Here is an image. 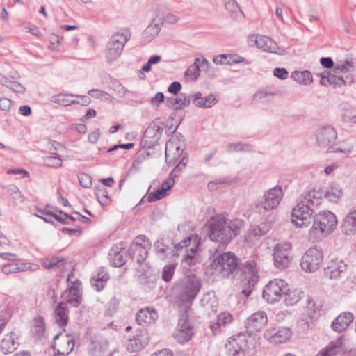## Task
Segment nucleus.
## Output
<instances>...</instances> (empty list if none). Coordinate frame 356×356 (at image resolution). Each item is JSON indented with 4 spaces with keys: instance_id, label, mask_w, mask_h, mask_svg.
Returning <instances> with one entry per match:
<instances>
[{
    "instance_id": "obj_1",
    "label": "nucleus",
    "mask_w": 356,
    "mask_h": 356,
    "mask_svg": "<svg viewBox=\"0 0 356 356\" xmlns=\"http://www.w3.org/2000/svg\"><path fill=\"white\" fill-rule=\"evenodd\" d=\"M207 225L210 239L226 245L240 233L244 222L240 219L228 220L223 215L218 214L211 218Z\"/></svg>"
},
{
    "instance_id": "obj_2",
    "label": "nucleus",
    "mask_w": 356,
    "mask_h": 356,
    "mask_svg": "<svg viewBox=\"0 0 356 356\" xmlns=\"http://www.w3.org/2000/svg\"><path fill=\"white\" fill-rule=\"evenodd\" d=\"M336 216L330 211H322L313 218V225L309 231L308 238L312 243L322 241L335 229Z\"/></svg>"
},
{
    "instance_id": "obj_3",
    "label": "nucleus",
    "mask_w": 356,
    "mask_h": 356,
    "mask_svg": "<svg viewBox=\"0 0 356 356\" xmlns=\"http://www.w3.org/2000/svg\"><path fill=\"white\" fill-rule=\"evenodd\" d=\"M238 266V262L236 255L231 252H227L215 258L209 268L212 275L227 277L237 270Z\"/></svg>"
},
{
    "instance_id": "obj_4",
    "label": "nucleus",
    "mask_w": 356,
    "mask_h": 356,
    "mask_svg": "<svg viewBox=\"0 0 356 356\" xmlns=\"http://www.w3.org/2000/svg\"><path fill=\"white\" fill-rule=\"evenodd\" d=\"M201 288L200 280L195 275H189L177 284L174 291L177 298L184 303H189L195 298Z\"/></svg>"
},
{
    "instance_id": "obj_5",
    "label": "nucleus",
    "mask_w": 356,
    "mask_h": 356,
    "mask_svg": "<svg viewBox=\"0 0 356 356\" xmlns=\"http://www.w3.org/2000/svg\"><path fill=\"white\" fill-rule=\"evenodd\" d=\"M130 37L131 31L127 29H121L111 36L106 50V58L108 62H113L120 56Z\"/></svg>"
},
{
    "instance_id": "obj_6",
    "label": "nucleus",
    "mask_w": 356,
    "mask_h": 356,
    "mask_svg": "<svg viewBox=\"0 0 356 356\" xmlns=\"http://www.w3.org/2000/svg\"><path fill=\"white\" fill-rule=\"evenodd\" d=\"M257 264L254 260L246 261L243 264L242 283L243 289L241 293L248 297L253 291L255 284L258 282Z\"/></svg>"
},
{
    "instance_id": "obj_7",
    "label": "nucleus",
    "mask_w": 356,
    "mask_h": 356,
    "mask_svg": "<svg viewBox=\"0 0 356 356\" xmlns=\"http://www.w3.org/2000/svg\"><path fill=\"white\" fill-rule=\"evenodd\" d=\"M288 291V284L284 280L274 279L264 288L263 298L268 303H275L282 299L285 291Z\"/></svg>"
},
{
    "instance_id": "obj_8",
    "label": "nucleus",
    "mask_w": 356,
    "mask_h": 356,
    "mask_svg": "<svg viewBox=\"0 0 356 356\" xmlns=\"http://www.w3.org/2000/svg\"><path fill=\"white\" fill-rule=\"evenodd\" d=\"M152 244L145 235H140L135 238L131 244L128 254L138 263L143 262L149 253Z\"/></svg>"
},
{
    "instance_id": "obj_9",
    "label": "nucleus",
    "mask_w": 356,
    "mask_h": 356,
    "mask_svg": "<svg viewBox=\"0 0 356 356\" xmlns=\"http://www.w3.org/2000/svg\"><path fill=\"white\" fill-rule=\"evenodd\" d=\"M323 260V253L321 249L316 247L309 248L303 254L300 266L307 273L316 271L320 267Z\"/></svg>"
},
{
    "instance_id": "obj_10",
    "label": "nucleus",
    "mask_w": 356,
    "mask_h": 356,
    "mask_svg": "<svg viewBox=\"0 0 356 356\" xmlns=\"http://www.w3.org/2000/svg\"><path fill=\"white\" fill-rule=\"evenodd\" d=\"M292 259L291 244L289 242L280 243L274 247L273 261L277 268L282 270L287 268Z\"/></svg>"
},
{
    "instance_id": "obj_11",
    "label": "nucleus",
    "mask_w": 356,
    "mask_h": 356,
    "mask_svg": "<svg viewBox=\"0 0 356 356\" xmlns=\"http://www.w3.org/2000/svg\"><path fill=\"white\" fill-rule=\"evenodd\" d=\"M314 210L305 203L300 202L293 209L291 221L298 227H308L312 221Z\"/></svg>"
},
{
    "instance_id": "obj_12",
    "label": "nucleus",
    "mask_w": 356,
    "mask_h": 356,
    "mask_svg": "<svg viewBox=\"0 0 356 356\" xmlns=\"http://www.w3.org/2000/svg\"><path fill=\"white\" fill-rule=\"evenodd\" d=\"M248 42L251 44H255L259 49L266 52L278 55H284L286 53L284 49L280 47L274 40L264 35H250Z\"/></svg>"
},
{
    "instance_id": "obj_13",
    "label": "nucleus",
    "mask_w": 356,
    "mask_h": 356,
    "mask_svg": "<svg viewBox=\"0 0 356 356\" xmlns=\"http://www.w3.org/2000/svg\"><path fill=\"white\" fill-rule=\"evenodd\" d=\"M194 334L193 326L190 323L186 312L179 318L173 336L179 343H184L192 339Z\"/></svg>"
},
{
    "instance_id": "obj_14",
    "label": "nucleus",
    "mask_w": 356,
    "mask_h": 356,
    "mask_svg": "<svg viewBox=\"0 0 356 356\" xmlns=\"http://www.w3.org/2000/svg\"><path fill=\"white\" fill-rule=\"evenodd\" d=\"M284 195L282 187L276 186L266 191L262 197L261 205L266 211L276 209L280 204Z\"/></svg>"
},
{
    "instance_id": "obj_15",
    "label": "nucleus",
    "mask_w": 356,
    "mask_h": 356,
    "mask_svg": "<svg viewBox=\"0 0 356 356\" xmlns=\"http://www.w3.org/2000/svg\"><path fill=\"white\" fill-rule=\"evenodd\" d=\"M337 138L335 129L326 125L319 127L316 131V139L319 146L327 147L334 144Z\"/></svg>"
},
{
    "instance_id": "obj_16",
    "label": "nucleus",
    "mask_w": 356,
    "mask_h": 356,
    "mask_svg": "<svg viewBox=\"0 0 356 356\" xmlns=\"http://www.w3.org/2000/svg\"><path fill=\"white\" fill-rule=\"evenodd\" d=\"M268 318L264 311H259L252 314L245 321V328L249 334L261 331L267 324Z\"/></svg>"
},
{
    "instance_id": "obj_17",
    "label": "nucleus",
    "mask_w": 356,
    "mask_h": 356,
    "mask_svg": "<svg viewBox=\"0 0 356 356\" xmlns=\"http://www.w3.org/2000/svg\"><path fill=\"white\" fill-rule=\"evenodd\" d=\"M347 270V264L343 259H331L325 268V273L331 280L338 279L345 273Z\"/></svg>"
},
{
    "instance_id": "obj_18",
    "label": "nucleus",
    "mask_w": 356,
    "mask_h": 356,
    "mask_svg": "<svg viewBox=\"0 0 356 356\" xmlns=\"http://www.w3.org/2000/svg\"><path fill=\"white\" fill-rule=\"evenodd\" d=\"M291 336L290 329L286 327L268 330L264 333L265 338L275 344L285 343L290 339Z\"/></svg>"
},
{
    "instance_id": "obj_19",
    "label": "nucleus",
    "mask_w": 356,
    "mask_h": 356,
    "mask_svg": "<svg viewBox=\"0 0 356 356\" xmlns=\"http://www.w3.org/2000/svg\"><path fill=\"white\" fill-rule=\"evenodd\" d=\"M213 61L216 65H232L243 63L245 65H250L252 61L246 60L236 54H222L216 56Z\"/></svg>"
},
{
    "instance_id": "obj_20",
    "label": "nucleus",
    "mask_w": 356,
    "mask_h": 356,
    "mask_svg": "<svg viewBox=\"0 0 356 356\" xmlns=\"http://www.w3.org/2000/svg\"><path fill=\"white\" fill-rule=\"evenodd\" d=\"M324 191L320 187H315L302 194V203H305L314 210L321 204Z\"/></svg>"
},
{
    "instance_id": "obj_21",
    "label": "nucleus",
    "mask_w": 356,
    "mask_h": 356,
    "mask_svg": "<svg viewBox=\"0 0 356 356\" xmlns=\"http://www.w3.org/2000/svg\"><path fill=\"white\" fill-rule=\"evenodd\" d=\"M149 15L152 22H175L179 19L178 17L162 7L153 8L149 12Z\"/></svg>"
},
{
    "instance_id": "obj_22",
    "label": "nucleus",
    "mask_w": 356,
    "mask_h": 356,
    "mask_svg": "<svg viewBox=\"0 0 356 356\" xmlns=\"http://www.w3.org/2000/svg\"><path fill=\"white\" fill-rule=\"evenodd\" d=\"M158 318V314L154 308L145 307L140 309L136 315V321L145 327L154 323Z\"/></svg>"
},
{
    "instance_id": "obj_23",
    "label": "nucleus",
    "mask_w": 356,
    "mask_h": 356,
    "mask_svg": "<svg viewBox=\"0 0 356 356\" xmlns=\"http://www.w3.org/2000/svg\"><path fill=\"white\" fill-rule=\"evenodd\" d=\"M182 152L183 149L181 145L178 143L177 139L172 137L167 141L165 144L166 161L171 162L174 160H177Z\"/></svg>"
},
{
    "instance_id": "obj_24",
    "label": "nucleus",
    "mask_w": 356,
    "mask_h": 356,
    "mask_svg": "<svg viewBox=\"0 0 356 356\" xmlns=\"http://www.w3.org/2000/svg\"><path fill=\"white\" fill-rule=\"evenodd\" d=\"M353 314L350 312H345L338 316L332 322V329L337 332H341L345 330L349 325L353 321Z\"/></svg>"
},
{
    "instance_id": "obj_25",
    "label": "nucleus",
    "mask_w": 356,
    "mask_h": 356,
    "mask_svg": "<svg viewBox=\"0 0 356 356\" xmlns=\"http://www.w3.org/2000/svg\"><path fill=\"white\" fill-rule=\"evenodd\" d=\"M149 339L147 333L137 334L130 339L127 344L128 350L136 352L143 349L149 343Z\"/></svg>"
},
{
    "instance_id": "obj_26",
    "label": "nucleus",
    "mask_w": 356,
    "mask_h": 356,
    "mask_svg": "<svg viewBox=\"0 0 356 356\" xmlns=\"http://www.w3.org/2000/svg\"><path fill=\"white\" fill-rule=\"evenodd\" d=\"M13 332L6 334L1 342V350L4 355L12 353L19 345Z\"/></svg>"
},
{
    "instance_id": "obj_27",
    "label": "nucleus",
    "mask_w": 356,
    "mask_h": 356,
    "mask_svg": "<svg viewBox=\"0 0 356 356\" xmlns=\"http://www.w3.org/2000/svg\"><path fill=\"white\" fill-rule=\"evenodd\" d=\"M341 230L346 235L356 234V210L350 212L344 218L341 225Z\"/></svg>"
},
{
    "instance_id": "obj_28",
    "label": "nucleus",
    "mask_w": 356,
    "mask_h": 356,
    "mask_svg": "<svg viewBox=\"0 0 356 356\" xmlns=\"http://www.w3.org/2000/svg\"><path fill=\"white\" fill-rule=\"evenodd\" d=\"M190 98L184 94H181L179 97H167L165 104L168 107L175 110H181L188 106Z\"/></svg>"
},
{
    "instance_id": "obj_29",
    "label": "nucleus",
    "mask_w": 356,
    "mask_h": 356,
    "mask_svg": "<svg viewBox=\"0 0 356 356\" xmlns=\"http://www.w3.org/2000/svg\"><path fill=\"white\" fill-rule=\"evenodd\" d=\"M232 320L233 317L230 313L226 312H222L218 316L216 322L210 324V329L213 334H218L220 332L222 327L230 323Z\"/></svg>"
},
{
    "instance_id": "obj_30",
    "label": "nucleus",
    "mask_w": 356,
    "mask_h": 356,
    "mask_svg": "<svg viewBox=\"0 0 356 356\" xmlns=\"http://www.w3.org/2000/svg\"><path fill=\"white\" fill-rule=\"evenodd\" d=\"M55 321L60 327L65 326L68 321V315L66 309V303L60 302L54 309Z\"/></svg>"
},
{
    "instance_id": "obj_31",
    "label": "nucleus",
    "mask_w": 356,
    "mask_h": 356,
    "mask_svg": "<svg viewBox=\"0 0 356 356\" xmlns=\"http://www.w3.org/2000/svg\"><path fill=\"white\" fill-rule=\"evenodd\" d=\"M217 102L216 97L214 95L210 94L207 97H202L200 92H196L194 95L193 102L198 107L201 108H211Z\"/></svg>"
},
{
    "instance_id": "obj_32",
    "label": "nucleus",
    "mask_w": 356,
    "mask_h": 356,
    "mask_svg": "<svg viewBox=\"0 0 356 356\" xmlns=\"http://www.w3.org/2000/svg\"><path fill=\"white\" fill-rule=\"evenodd\" d=\"M343 195V190L339 184L332 183L326 191H324L323 197L330 202H337Z\"/></svg>"
},
{
    "instance_id": "obj_33",
    "label": "nucleus",
    "mask_w": 356,
    "mask_h": 356,
    "mask_svg": "<svg viewBox=\"0 0 356 356\" xmlns=\"http://www.w3.org/2000/svg\"><path fill=\"white\" fill-rule=\"evenodd\" d=\"M302 294V292L300 289H290L288 287V291H285L282 300L286 305L293 306L301 300Z\"/></svg>"
},
{
    "instance_id": "obj_34",
    "label": "nucleus",
    "mask_w": 356,
    "mask_h": 356,
    "mask_svg": "<svg viewBox=\"0 0 356 356\" xmlns=\"http://www.w3.org/2000/svg\"><path fill=\"white\" fill-rule=\"evenodd\" d=\"M121 248L118 245L113 246L109 251V257L112 266L120 267L125 264V258L123 252L120 251Z\"/></svg>"
},
{
    "instance_id": "obj_35",
    "label": "nucleus",
    "mask_w": 356,
    "mask_h": 356,
    "mask_svg": "<svg viewBox=\"0 0 356 356\" xmlns=\"http://www.w3.org/2000/svg\"><path fill=\"white\" fill-rule=\"evenodd\" d=\"M160 30V24H149L142 33L143 39L145 42H151L158 35Z\"/></svg>"
},
{
    "instance_id": "obj_36",
    "label": "nucleus",
    "mask_w": 356,
    "mask_h": 356,
    "mask_svg": "<svg viewBox=\"0 0 356 356\" xmlns=\"http://www.w3.org/2000/svg\"><path fill=\"white\" fill-rule=\"evenodd\" d=\"M291 77L296 82L303 85H309L313 81L312 74L307 70L293 72L291 74Z\"/></svg>"
},
{
    "instance_id": "obj_37",
    "label": "nucleus",
    "mask_w": 356,
    "mask_h": 356,
    "mask_svg": "<svg viewBox=\"0 0 356 356\" xmlns=\"http://www.w3.org/2000/svg\"><path fill=\"white\" fill-rule=\"evenodd\" d=\"M0 83L17 93H24L26 90L25 87L21 83L10 80L4 76H0Z\"/></svg>"
},
{
    "instance_id": "obj_38",
    "label": "nucleus",
    "mask_w": 356,
    "mask_h": 356,
    "mask_svg": "<svg viewBox=\"0 0 356 356\" xmlns=\"http://www.w3.org/2000/svg\"><path fill=\"white\" fill-rule=\"evenodd\" d=\"M200 303L206 310L211 309L213 312H216L215 308L217 306V300L214 294L211 293L204 294L200 300Z\"/></svg>"
},
{
    "instance_id": "obj_39",
    "label": "nucleus",
    "mask_w": 356,
    "mask_h": 356,
    "mask_svg": "<svg viewBox=\"0 0 356 356\" xmlns=\"http://www.w3.org/2000/svg\"><path fill=\"white\" fill-rule=\"evenodd\" d=\"M95 195L98 202L103 206L108 205L111 202V197L109 196L108 192L104 186L97 188Z\"/></svg>"
},
{
    "instance_id": "obj_40",
    "label": "nucleus",
    "mask_w": 356,
    "mask_h": 356,
    "mask_svg": "<svg viewBox=\"0 0 356 356\" xmlns=\"http://www.w3.org/2000/svg\"><path fill=\"white\" fill-rule=\"evenodd\" d=\"M342 120L346 122L351 123L352 120L354 119L355 115H356V108L350 106L347 104H342Z\"/></svg>"
},
{
    "instance_id": "obj_41",
    "label": "nucleus",
    "mask_w": 356,
    "mask_h": 356,
    "mask_svg": "<svg viewBox=\"0 0 356 356\" xmlns=\"http://www.w3.org/2000/svg\"><path fill=\"white\" fill-rule=\"evenodd\" d=\"M191 239L188 238L187 240L184 241L185 243L184 245L186 246V257L184 260L189 264H192L194 255L197 252L199 246V243L194 244L192 247H189V245H186L187 241H191Z\"/></svg>"
},
{
    "instance_id": "obj_42",
    "label": "nucleus",
    "mask_w": 356,
    "mask_h": 356,
    "mask_svg": "<svg viewBox=\"0 0 356 356\" xmlns=\"http://www.w3.org/2000/svg\"><path fill=\"white\" fill-rule=\"evenodd\" d=\"M199 60H200L198 58L195 59L194 64L189 66L185 72V76L188 80L195 81L198 78L200 75V67L197 63Z\"/></svg>"
},
{
    "instance_id": "obj_43",
    "label": "nucleus",
    "mask_w": 356,
    "mask_h": 356,
    "mask_svg": "<svg viewBox=\"0 0 356 356\" xmlns=\"http://www.w3.org/2000/svg\"><path fill=\"white\" fill-rule=\"evenodd\" d=\"M227 150L228 152H250L252 150L251 145L248 143H229L227 145Z\"/></svg>"
},
{
    "instance_id": "obj_44",
    "label": "nucleus",
    "mask_w": 356,
    "mask_h": 356,
    "mask_svg": "<svg viewBox=\"0 0 356 356\" xmlns=\"http://www.w3.org/2000/svg\"><path fill=\"white\" fill-rule=\"evenodd\" d=\"M44 164L46 166L51 168H59L63 165V161L60 156L55 154L54 156H47L43 158Z\"/></svg>"
},
{
    "instance_id": "obj_45",
    "label": "nucleus",
    "mask_w": 356,
    "mask_h": 356,
    "mask_svg": "<svg viewBox=\"0 0 356 356\" xmlns=\"http://www.w3.org/2000/svg\"><path fill=\"white\" fill-rule=\"evenodd\" d=\"M354 141L353 138L348 139L346 141L341 143L340 147H337L334 152H341L347 155H349L353 152L354 149Z\"/></svg>"
},
{
    "instance_id": "obj_46",
    "label": "nucleus",
    "mask_w": 356,
    "mask_h": 356,
    "mask_svg": "<svg viewBox=\"0 0 356 356\" xmlns=\"http://www.w3.org/2000/svg\"><path fill=\"white\" fill-rule=\"evenodd\" d=\"M68 96L74 97V94H58L51 97V102L54 104H60L64 106L70 105V99Z\"/></svg>"
},
{
    "instance_id": "obj_47",
    "label": "nucleus",
    "mask_w": 356,
    "mask_h": 356,
    "mask_svg": "<svg viewBox=\"0 0 356 356\" xmlns=\"http://www.w3.org/2000/svg\"><path fill=\"white\" fill-rule=\"evenodd\" d=\"M354 68V63L348 60L339 61L334 65V70L337 72L346 73Z\"/></svg>"
},
{
    "instance_id": "obj_48",
    "label": "nucleus",
    "mask_w": 356,
    "mask_h": 356,
    "mask_svg": "<svg viewBox=\"0 0 356 356\" xmlns=\"http://www.w3.org/2000/svg\"><path fill=\"white\" fill-rule=\"evenodd\" d=\"M163 132V128L157 124H153L149 126L145 131V136L146 137H149L152 134H154V137L156 140L159 139Z\"/></svg>"
},
{
    "instance_id": "obj_49",
    "label": "nucleus",
    "mask_w": 356,
    "mask_h": 356,
    "mask_svg": "<svg viewBox=\"0 0 356 356\" xmlns=\"http://www.w3.org/2000/svg\"><path fill=\"white\" fill-rule=\"evenodd\" d=\"M226 347L228 349L229 355L236 356L241 353H243L241 348L238 346L235 339H233L232 341H229V343L226 345Z\"/></svg>"
},
{
    "instance_id": "obj_50",
    "label": "nucleus",
    "mask_w": 356,
    "mask_h": 356,
    "mask_svg": "<svg viewBox=\"0 0 356 356\" xmlns=\"http://www.w3.org/2000/svg\"><path fill=\"white\" fill-rule=\"evenodd\" d=\"M316 311L315 309V303L313 300H309L308 305L303 314V316H305V320L307 321V318L311 320L315 318L316 316Z\"/></svg>"
},
{
    "instance_id": "obj_51",
    "label": "nucleus",
    "mask_w": 356,
    "mask_h": 356,
    "mask_svg": "<svg viewBox=\"0 0 356 356\" xmlns=\"http://www.w3.org/2000/svg\"><path fill=\"white\" fill-rule=\"evenodd\" d=\"M167 193L165 192L164 189L159 188L154 192L149 193L147 200L149 202H153L165 197Z\"/></svg>"
},
{
    "instance_id": "obj_52",
    "label": "nucleus",
    "mask_w": 356,
    "mask_h": 356,
    "mask_svg": "<svg viewBox=\"0 0 356 356\" xmlns=\"http://www.w3.org/2000/svg\"><path fill=\"white\" fill-rule=\"evenodd\" d=\"M224 3L226 9L230 13L242 15L237 2L234 0H224Z\"/></svg>"
},
{
    "instance_id": "obj_53",
    "label": "nucleus",
    "mask_w": 356,
    "mask_h": 356,
    "mask_svg": "<svg viewBox=\"0 0 356 356\" xmlns=\"http://www.w3.org/2000/svg\"><path fill=\"white\" fill-rule=\"evenodd\" d=\"M78 179L80 185L85 188H88L92 186V177L86 173H79Z\"/></svg>"
},
{
    "instance_id": "obj_54",
    "label": "nucleus",
    "mask_w": 356,
    "mask_h": 356,
    "mask_svg": "<svg viewBox=\"0 0 356 356\" xmlns=\"http://www.w3.org/2000/svg\"><path fill=\"white\" fill-rule=\"evenodd\" d=\"M63 261V258H59L57 257H51L50 259H46L44 261L42 264V266L47 269L53 268L60 263Z\"/></svg>"
},
{
    "instance_id": "obj_55",
    "label": "nucleus",
    "mask_w": 356,
    "mask_h": 356,
    "mask_svg": "<svg viewBox=\"0 0 356 356\" xmlns=\"http://www.w3.org/2000/svg\"><path fill=\"white\" fill-rule=\"evenodd\" d=\"M165 102V96L163 92H158L154 97L150 99V104L153 107H159L160 104L163 102Z\"/></svg>"
},
{
    "instance_id": "obj_56",
    "label": "nucleus",
    "mask_w": 356,
    "mask_h": 356,
    "mask_svg": "<svg viewBox=\"0 0 356 356\" xmlns=\"http://www.w3.org/2000/svg\"><path fill=\"white\" fill-rule=\"evenodd\" d=\"M1 270L5 275H9L19 272V267L16 264H8L3 265Z\"/></svg>"
},
{
    "instance_id": "obj_57",
    "label": "nucleus",
    "mask_w": 356,
    "mask_h": 356,
    "mask_svg": "<svg viewBox=\"0 0 356 356\" xmlns=\"http://www.w3.org/2000/svg\"><path fill=\"white\" fill-rule=\"evenodd\" d=\"M175 267L171 266H165L163 270L162 277L165 282H169L172 280L174 274Z\"/></svg>"
},
{
    "instance_id": "obj_58",
    "label": "nucleus",
    "mask_w": 356,
    "mask_h": 356,
    "mask_svg": "<svg viewBox=\"0 0 356 356\" xmlns=\"http://www.w3.org/2000/svg\"><path fill=\"white\" fill-rule=\"evenodd\" d=\"M330 85H333L334 86L341 87L342 86H346L347 82L343 79L342 76H338L335 74L330 75Z\"/></svg>"
},
{
    "instance_id": "obj_59",
    "label": "nucleus",
    "mask_w": 356,
    "mask_h": 356,
    "mask_svg": "<svg viewBox=\"0 0 356 356\" xmlns=\"http://www.w3.org/2000/svg\"><path fill=\"white\" fill-rule=\"evenodd\" d=\"M19 272H24L27 270L35 271L39 269V266L36 264L24 263L18 265Z\"/></svg>"
},
{
    "instance_id": "obj_60",
    "label": "nucleus",
    "mask_w": 356,
    "mask_h": 356,
    "mask_svg": "<svg viewBox=\"0 0 356 356\" xmlns=\"http://www.w3.org/2000/svg\"><path fill=\"white\" fill-rule=\"evenodd\" d=\"M336 355L335 346L330 343L316 356H334Z\"/></svg>"
},
{
    "instance_id": "obj_61",
    "label": "nucleus",
    "mask_w": 356,
    "mask_h": 356,
    "mask_svg": "<svg viewBox=\"0 0 356 356\" xmlns=\"http://www.w3.org/2000/svg\"><path fill=\"white\" fill-rule=\"evenodd\" d=\"M93 277H96L98 280H100L101 282H103L106 284L109 280L108 273L103 268H100L99 269H98L97 273H96V275H93Z\"/></svg>"
},
{
    "instance_id": "obj_62",
    "label": "nucleus",
    "mask_w": 356,
    "mask_h": 356,
    "mask_svg": "<svg viewBox=\"0 0 356 356\" xmlns=\"http://www.w3.org/2000/svg\"><path fill=\"white\" fill-rule=\"evenodd\" d=\"M273 75L280 79H286L289 76L288 71L283 67H276L273 70Z\"/></svg>"
},
{
    "instance_id": "obj_63",
    "label": "nucleus",
    "mask_w": 356,
    "mask_h": 356,
    "mask_svg": "<svg viewBox=\"0 0 356 356\" xmlns=\"http://www.w3.org/2000/svg\"><path fill=\"white\" fill-rule=\"evenodd\" d=\"M90 283L92 286L97 291H101L103 290L106 285V283L101 282L100 280L97 279L95 277H92L90 279Z\"/></svg>"
},
{
    "instance_id": "obj_64",
    "label": "nucleus",
    "mask_w": 356,
    "mask_h": 356,
    "mask_svg": "<svg viewBox=\"0 0 356 356\" xmlns=\"http://www.w3.org/2000/svg\"><path fill=\"white\" fill-rule=\"evenodd\" d=\"M65 342L66 343V348L65 351L63 352L62 353L69 354L71 352H72V350L74 348V339L72 337V336H69L67 334Z\"/></svg>"
}]
</instances>
